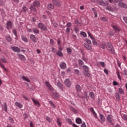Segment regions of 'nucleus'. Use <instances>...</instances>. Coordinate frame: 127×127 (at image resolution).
<instances>
[{
	"label": "nucleus",
	"instance_id": "obj_10",
	"mask_svg": "<svg viewBox=\"0 0 127 127\" xmlns=\"http://www.w3.org/2000/svg\"><path fill=\"white\" fill-rule=\"evenodd\" d=\"M84 46L86 48V49H87V50H92V46H91V45H89L87 43H84Z\"/></svg>",
	"mask_w": 127,
	"mask_h": 127
},
{
	"label": "nucleus",
	"instance_id": "obj_37",
	"mask_svg": "<svg viewBox=\"0 0 127 127\" xmlns=\"http://www.w3.org/2000/svg\"><path fill=\"white\" fill-rule=\"evenodd\" d=\"M83 74L85 76H86L87 77H90V76H91V74L89 72V71L84 72Z\"/></svg>",
	"mask_w": 127,
	"mask_h": 127
},
{
	"label": "nucleus",
	"instance_id": "obj_39",
	"mask_svg": "<svg viewBox=\"0 0 127 127\" xmlns=\"http://www.w3.org/2000/svg\"><path fill=\"white\" fill-rule=\"evenodd\" d=\"M92 9L95 14V17H98V14H97V11H96V9L94 8H92Z\"/></svg>",
	"mask_w": 127,
	"mask_h": 127
},
{
	"label": "nucleus",
	"instance_id": "obj_26",
	"mask_svg": "<svg viewBox=\"0 0 127 127\" xmlns=\"http://www.w3.org/2000/svg\"><path fill=\"white\" fill-rule=\"evenodd\" d=\"M18 57L20 58L22 60H25V57L21 54H17Z\"/></svg>",
	"mask_w": 127,
	"mask_h": 127
},
{
	"label": "nucleus",
	"instance_id": "obj_58",
	"mask_svg": "<svg viewBox=\"0 0 127 127\" xmlns=\"http://www.w3.org/2000/svg\"><path fill=\"white\" fill-rule=\"evenodd\" d=\"M99 64L102 66V67H105V63L103 62H100Z\"/></svg>",
	"mask_w": 127,
	"mask_h": 127
},
{
	"label": "nucleus",
	"instance_id": "obj_2",
	"mask_svg": "<svg viewBox=\"0 0 127 127\" xmlns=\"http://www.w3.org/2000/svg\"><path fill=\"white\" fill-rule=\"evenodd\" d=\"M38 27L41 30H43V31H46L47 30V27L45 26V24L43 23L40 22L38 24Z\"/></svg>",
	"mask_w": 127,
	"mask_h": 127
},
{
	"label": "nucleus",
	"instance_id": "obj_24",
	"mask_svg": "<svg viewBox=\"0 0 127 127\" xmlns=\"http://www.w3.org/2000/svg\"><path fill=\"white\" fill-rule=\"evenodd\" d=\"M109 1L111 3H117V2H120L122 1V0H109Z\"/></svg>",
	"mask_w": 127,
	"mask_h": 127
},
{
	"label": "nucleus",
	"instance_id": "obj_64",
	"mask_svg": "<svg viewBox=\"0 0 127 127\" xmlns=\"http://www.w3.org/2000/svg\"><path fill=\"white\" fill-rule=\"evenodd\" d=\"M123 19L124 21L126 22V23H127V17H124L123 18Z\"/></svg>",
	"mask_w": 127,
	"mask_h": 127
},
{
	"label": "nucleus",
	"instance_id": "obj_55",
	"mask_svg": "<svg viewBox=\"0 0 127 127\" xmlns=\"http://www.w3.org/2000/svg\"><path fill=\"white\" fill-rule=\"evenodd\" d=\"M82 60H83V61H85V62H86L88 61V59H87V58H86V57H85L84 56H82Z\"/></svg>",
	"mask_w": 127,
	"mask_h": 127
},
{
	"label": "nucleus",
	"instance_id": "obj_30",
	"mask_svg": "<svg viewBox=\"0 0 127 127\" xmlns=\"http://www.w3.org/2000/svg\"><path fill=\"white\" fill-rule=\"evenodd\" d=\"M22 80H24V81H26V82H28L29 83L30 82V80L28 79V78H27L25 76H22Z\"/></svg>",
	"mask_w": 127,
	"mask_h": 127
},
{
	"label": "nucleus",
	"instance_id": "obj_7",
	"mask_svg": "<svg viewBox=\"0 0 127 127\" xmlns=\"http://www.w3.org/2000/svg\"><path fill=\"white\" fill-rule=\"evenodd\" d=\"M11 48L14 52H17V53H19V52H20V49L17 47H12Z\"/></svg>",
	"mask_w": 127,
	"mask_h": 127
},
{
	"label": "nucleus",
	"instance_id": "obj_27",
	"mask_svg": "<svg viewBox=\"0 0 127 127\" xmlns=\"http://www.w3.org/2000/svg\"><path fill=\"white\" fill-rule=\"evenodd\" d=\"M57 123L58 124V125L60 127H61V126H62V122H61V119L57 118Z\"/></svg>",
	"mask_w": 127,
	"mask_h": 127
},
{
	"label": "nucleus",
	"instance_id": "obj_25",
	"mask_svg": "<svg viewBox=\"0 0 127 127\" xmlns=\"http://www.w3.org/2000/svg\"><path fill=\"white\" fill-rule=\"evenodd\" d=\"M75 88L77 92H81L82 91V89L81 88V86L79 85H76L75 86Z\"/></svg>",
	"mask_w": 127,
	"mask_h": 127
},
{
	"label": "nucleus",
	"instance_id": "obj_15",
	"mask_svg": "<svg viewBox=\"0 0 127 127\" xmlns=\"http://www.w3.org/2000/svg\"><path fill=\"white\" fill-rule=\"evenodd\" d=\"M75 122L77 125H81V124H82V119L80 118H77L75 120Z\"/></svg>",
	"mask_w": 127,
	"mask_h": 127
},
{
	"label": "nucleus",
	"instance_id": "obj_41",
	"mask_svg": "<svg viewBox=\"0 0 127 127\" xmlns=\"http://www.w3.org/2000/svg\"><path fill=\"white\" fill-rule=\"evenodd\" d=\"M73 29L76 33H79V29L78 28V27H77V26L74 27Z\"/></svg>",
	"mask_w": 127,
	"mask_h": 127
},
{
	"label": "nucleus",
	"instance_id": "obj_23",
	"mask_svg": "<svg viewBox=\"0 0 127 127\" xmlns=\"http://www.w3.org/2000/svg\"><path fill=\"white\" fill-rule=\"evenodd\" d=\"M89 96L90 97L91 99H92V100H95V94L94 93V92H90Z\"/></svg>",
	"mask_w": 127,
	"mask_h": 127
},
{
	"label": "nucleus",
	"instance_id": "obj_20",
	"mask_svg": "<svg viewBox=\"0 0 127 127\" xmlns=\"http://www.w3.org/2000/svg\"><path fill=\"white\" fill-rule=\"evenodd\" d=\"M35 106H38V107H40V104L39 103V102L34 99H33V98L32 99Z\"/></svg>",
	"mask_w": 127,
	"mask_h": 127
},
{
	"label": "nucleus",
	"instance_id": "obj_22",
	"mask_svg": "<svg viewBox=\"0 0 127 127\" xmlns=\"http://www.w3.org/2000/svg\"><path fill=\"white\" fill-rule=\"evenodd\" d=\"M57 86L58 87V88H59V89H60L61 90H62L63 89V84H62V83H61V82H60V81H59L57 83Z\"/></svg>",
	"mask_w": 127,
	"mask_h": 127
},
{
	"label": "nucleus",
	"instance_id": "obj_12",
	"mask_svg": "<svg viewBox=\"0 0 127 127\" xmlns=\"http://www.w3.org/2000/svg\"><path fill=\"white\" fill-rule=\"evenodd\" d=\"M97 3L100 4V5H102V6H105V5H106V3L104 2V0H98Z\"/></svg>",
	"mask_w": 127,
	"mask_h": 127
},
{
	"label": "nucleus",
	"instance_id": "obj_9",
	"mask_svg": "<svg viewBox=\"0 0 127 127\" xmlns=\"http://www.w3.org/2000/svg\"><path fill=\"white\" fill-rule=\"evenodd\" d=\"M64 84L66 87H70L71 86V81L68 79H66L64 81Z\"/></svg>",
	"mask_w": 127,
	"mask_h": 127
},
{
	"label": "nucleus",
	"instance_id": "obj_54",
	"mask_svg": "<svg viewBox=\"0 0 127 127\" xmlns=\"http://www.w3.org/2000/svg\"><path fill=\"white\" fill-rule=\"evenodd\" d=\"M5 2L3 0H0V5H4Z\"/></svg>",
	"mask_w": 127,
	"mask_h": 127
},
{
	"label": "nucleus",
	"instance_id": "obj_51",
	"mask_svg": "<svg viewBox=\"0 0 127 127\" xmlns=\"http://www.w3.org/2000/svg\"><path fill=\"white\" fill-rule=\"evenodd\" d=\"M100 19L101 20H103V21H108V19L105 17H101Z\"/></svg>",
	"mask_w": 127,
	"mask_h": 127
},
{
	"label": "nucleus",
	"instance_id": "obj_4",
	"mask_svg": "<svg viewBox=\"0 0 127 127\" xmlns=\"http://www.w3.org/2000/svg\"><path fill=\"white\" fill-rule=\"evenodd\" d=\"M111 26L116 33H118V34L120 33V32H121V29L120 28V27L116 25H111Z\"/></svg>",
	"mask_w": 127,
	"mask_h": 127
},
{
	"label": "nucleus",
	"instance_id": "obj_47",
	"mask_svg": "<svg viewBox=\"0 0 127 127\" xmlns=\"http://www.w3.org/2000/svg\"><path fill=\"white\" fill-rule=\"evenodd\" d=\"M87 34H88V36H89V37H90L91 39H93L94 38V37H93V36H92V34L91 33V32H90V31L87 32Z\"/></svg>",
	"mask_w": 127,
	"mask_h": 127
},
{
	"label": "nucleus",
	"instance_id": "obj_38",
	"mask_svg": "<svg viewBox=\"0 0 127 127\" xmlns=\"http://www.w3.org/2000/svg\"><path fill=\"white\" fill-rule=\"evenodd\" d=\"M33 31L34 33H38L39 34V30L35 28H33Z\"/></svg>",
	"mask_w": 127,
	"mask_h": 127
},
{
	"label": "nucleus",
	"instance_id": "obj_14",
	"mask_svg": "<svg viewBox=\"0 0 127 127\" xmlns=\"http://www.w3.org/2000/svg\"><path fill=\"white\" fill-rule=\"evenodd\" d=\"M119 6H121V7H124V8H127V5L122 2H119Z\"/></svg>",
	"mask_w": 127,
	"mask_h": 127
},
{
	"label": "nucleus",
	"instance_id": "obj_28",
	"mask_svg": "<svg viewBox=\"0 0 127 127\" xmlns=\"http://www.w3.org/2000/svg\"><path fill=\"white\" fill-rule=\"evenodd\" d=\"M83 69L84 70V72H89V67L87 65H83Z\"/></svg>",
	"mask_w": 127,
	"mask_h": 127
},
{
	"label": "nucleus",
	"instance_id": "obj_32",
	"mask_svg": "<svg viewBox=\"0 0 127 127\" xmlns=\"http://www.w3.org/2000/svg\"><path fill=\"white\" fill-rule=\"evenodd\" d=\"M100 120H101V121H102V122H105L106 121V119L105 118V116H104L103 115L100 114Z\"/></svg>",
	"mask_w": 127,
	"mask_h": 127
},
{
	"label": "nucleus",
	"instance_id": "obj_63",
	"mask_svg": "<svg viewBox=\"0 0 127 127\" xmlns=\"http://www.w3.org/2000/svg\"><path fill=\"white\" fill-rule=\"evenodd\" d=\"M75 74H79L80 73V70L78 69H74Z\"/></svg>",
	"mask_w": 127,
	"mask_h": 127
},
{
	"label": "nucleus",
	"instance_id": "obj_1",
	"mask_svg": "<svg viewBox=\"0 0 127 127\" xmlns=\"http://www.w3.org/2000/svg\"><path fill=\"white\" fill-rule=\"evenodd\" d=\"M35 6H37V7L39 6V1H34L33 4L30 6L31 11H33L34 12H37V10H36V8H35Z\"/></svg>",
	"mask_w": 127,
	"mask_h": 127
},
{
	"label": "nucleus",
	"instance_id": "obj_49",
	"mask_svg": "<svg viewBox=\"0 0 127 127\" xmlns=\"http://www.w3.org/2000/svg\"><path fill=\"white\" fill-rule=\"evenodd\" d=\"M119 92L120 94H122L123 95L124 94V90H123L122 88L119 89Z\"/></svg>",
	"mask_w": 127,
	"mask_h": 127
},
{
	"label": "nucleus",
	"instance_id": "obj_48",
	"mask_svg": "<svg viewBox=\"0 0 127 127\" xmlns=\"http://www.w3.org/2000/svg\"><path fill=\"white\" fill-rule=\"evenodd\" d=\"M78 63L79 65H84V62L81 60H78Z\"/></svg>",
	"mask_w": 127,
	"mask_h": 127
},
{
	"label": "nucleus",
	"instance_id": "obj_21",
	"mask_svg": "<svg viewBox=\"0 0 127 127\" xmlns=\"http://www.w3.org/2000/svg\"><path fill=\"white\" fill-rule=\"evenodd\" d=\"M60 67L62 69H65V68H66V63L62 62L60 64Z\"/></svg>",
	"mask_w": 127,
	"mask_h": 127
},
{
	"label": "nucleus",
	"instance_id": "obj_53",
	"mask_svg": "<svg viewBox=\"0 0 127 127\" xmlns=\"http://www.w3.org/2000/svg\"><path fill=\"white\" fill-rule=\"evenodd\" d=\"M65 33L66 34H69L70 33V28H67L65 30Z\"/></svg>",
	"mask_w": 127,
	"mask_h": 127
},
{
	"label": "nucleus",
	"instance_id": "obj_17",
	"mask_svg": "<svg viewBox=\"0 0 127 127\" xmlns=\"http://www.w3.org/2000/svg\"><path fill=\"white\" fill-rule=\"evenodd\" d=\"M2 109L4 110V112H6V113L7 112V104H6V103H3Z\"/></svg>",
	"mask_w": 127,
	"mask_h": 127
},
{
	"label": "nucleus",
	"instance_id": "obj_19",
	"mask_svg": "<svg viewBox=\"0 0 127 127\" xmlns=\"http://www.w3.org/2000/svg\"><path fill=\"white\" fill-rule=\"evenodd\" d=\"M15 105L19 109H22V108H23V105H22V104L18 103V102H16Z\"/></svg>",
	"mask_w": 127,
	"mask_h": 127
},
{
	"label": "nucleus",
	"instance_id": "obj_61",
	"mask_svg": "<svg viewBox=\"0 0 127 127\" xmlns=\"http://www.w3.org/2000/svg\"><path fill=\"white\" fill-rule=\"evenodd\" d=\"M12 32H13V33H14V35L16 37L17 36V33L16 32V30H15V29L13 30Z\"/></svg>",
	"mask_w": 127,
	"mask_h": 127
},
{
	"label": "nucleus",
	"instance_id": "obj_34",
	"mask_svg": "<svg viewBox=\"0 0 127 127\" xmlns=\"http://www.w3.org/2000/svg\"><path fill=\"white\" fill-rule=\"evenodd\" d=\"M74 23L77 26H81V23L78 21V20H75L74 21Z\"/></svg>",
	"mask_w": 127,
	"mask_h": 127
},
{
	"label": "nucleus",
	"instance_id": "obj_59",
	"mask_svg": "<svg viewBox=\"0 0 127 127\" xmlns=\"http://www.w3.org/2000/svg\"><path fill=\"white\" fill-rule=\"evenodd\" d=\"M117 76L118 79L121 81V80H122V77H121V75H120V72H119V71L117 72Z\"/></svg>",
	"mask_w": 127,
	"mask_h": 127
},
{
	"label": "nucleus",
	"instance_id": "obj_33",
	"mask_svg": "<svg viewBox=\"0 0 127 127\" xmlns=\"http://www.w3.org/2000/svg\"><path fill=\"white\" fill-rule=\"evenodd\" d=\"M45 84H46L47 87H48V88L49 89H51V88H52L51 85H50V83L49 82L46 81Z\"/></svg>",
	"mask_w": 127,
	"mask_h": 127
},
{
	"label": "nucleus",
	"instance_id": "obj_42",
	"mask_svg": "<svg viewBox=\"0 0 127 127\" xmlns=\"http://www.w3.org/2000/svg\"><path fill=\"white\" fill-rule=\"evenodd\" d=\"M0 61H1V62H2L3 63H6L7 62V61L4 58V57L0 59Z\"/></svg>",
	"mask_w": 127,
	"mask_h": 127
},
{
	"label": "nucleus",
	"instance_id": "obj_29",
	"mask_svg": "<svg viewBox=\"0 0 127 127\" xmlns=\"http://www.w3.org/2000/svg\"><path fill=\"white\" fill-rule=\"evenodd\" d=\"M56 55L60 57H62L63 56V53H62V52H61L60 51H58L56 53Z\"/></svg>",
	"mask_w": 127,
	"mask_h": 127
},
{
	"label": "nucleus",
	"instance_id": "obj_5",
	"mask_svg": "<svg viewBox=\"0 0 127 127\" xmlns=\"http://www.w3.org/2000/svg\"><path fill=\"white\" fill-rule=\"evenodd\" d=\"M12 22L11 21H7L6 23V29H11L12 28Z\"/></svg>",
	"mask_w": 127,
	"mask_h": 127
},
{
	"label": "nucleus",
	"instance_id": "obj_50",
	"mask_svg": "<svg viewBox=\"0 0 127 127\" xmlns=\"http://www.w3.org/2000/svg\"><path fill=\"white\" fill-rule=\"evenodd\" d=\"M80 34L82 35V36H83L84 37H87V34H86L84 32H81Z\"/></svg>",
	"mask_w": 127,
	"mask_h": 127
},
{
	"label": "nucleus",
	"instance_id": "obj_60",
	"mask_svg": "<svg viewBox=\"0 0 127 127\" xmlns=\"http://www.w3.org/2000/svg\"><path fill=\"white\" fill-rule=\"evenodd\" d=\"M116 99L118 101H120V100L121 99V97H120V94H119V93L117 94Z\"/></svg>",
	"mask_w": 127,
	"mask_h": 127
},
{
	"label": "nucleus",
	"instance_id": "obj_35",
	"mask_svg": "<svg viewBox=\"0 0 127 127\" xmlns=\"http://www.w3.org/2000/svg\"><path fill=\"white\" fill-rule=\"evenodd\" d=\"M85 42H86L85 43H87V44H88L89 45H91V44L92 43V42L91 41V40H89L88 39H86L85 40Z\"/></svg>",
	"mask_w": 127,
	"mask_h": 127
},
{
	"label": "nucleus",
	"instance_id": "obj_43",
	"mask_svg": "<svg viewBox=\"0 0 127 127\" xmlns=\"http://www.w3.org/2000/svg\"><path fill=\"white\" fill-rule=\"evenodd\" d=\"M122 118L124 121H127V116L124 114L122 115Z\"/></svg>",
	"mask_w": 127,
	"mask_h": 127
},
{
	"label": "nucleus",
	"instance_id": "obj_44",
	"mask_svg": "<svg viewBox=\"0 0 127 127\" xmlns=\"http://www.w3.org/2000/svg\"><path fill=\"white\" fill-rule=\"evenodd\" d=\"M66 121L67 123H68L69 125H72V124L73 123L72 122V120H71V119H66Z\"/></svg>",
	"mask_w": 127,
	"mask_h": 127
},
{
	"label": "nucleus",
	"instance_id": "obj_45",
	"mask_svg": "<svg viewBox=\"0 0 127 127\" xmlns=\"http://www.w3.org/2000/svg\"><path fill=\"white\" fill-rule=\"evenodd\" d=\"M49 104L51 106V107H52V108H55L56 107V106H55V105L53 103V102H52V101H49Z\"/></svg>",
	"mask_w": 127,
	"mask_h": 127
},
{
	"label": "nucleus",
	"instance_id": "obj_13",
	"mask_svg": "<svg viewBox=\"0 0 127 127\" xmlns=\"http://www.w3.org/2000/svg\"><path fill=\"white\" fill-rule=\"evenodd\" d=\"M52 2L55 5H56V6H60V5H61L60 2H58V1H57L56 0H53Z\"/></svg>",
	"mask_w": 127,
	"mask_h": 127
},
{
	"label": "nucleus",
	"instance_id": "obj_8",
	"mask_svg": "<svg viewBox=\"0 0 127 127\" xmlns=\"http://www.w3.org/2000/svg\"><path fill=\"white\" fill-rule=\"evenodd\" d=\"M53 98L55 100H57V99H59L60 95H59V94L56 93V92H54L53 93Z\"/></svg>",
	"mask_w": 127,
	"mask_h": 127
},
{
	"label": "nucleus",
	"instance_id": "obj_11",
	"mask_svg": "<svg viewBox=\"0 0 127 127\" xmlns=\"http://www.w3.org/2000/svg\"><path fill=\"white\" fill-rule=\"evenodd\" d=\"M90 110L91 111V112H92L94 117L95 118V119H98V116L97 115V113H96V112H95V110H94V108H93L92 107H91L90 109Z\"/></svg>",
	"mask_w": 127,
	"mask_h": 127
},
{
	"label": "nucleus",
	"instance_id": "obj_52",
	"mask_svg": "<svg viewBox=\"0 0 127 127\" xmlns=\"http://www.w3.org/2000/svg\"><path fill=\"white\" fill-rule=\"evenodd\" d=\"M46 120L49 122V123H51L52 120H51V118L47 117H46Z\"/></svg>",
	"mask_w": 127,
	"mask_h": 127
},
{
	"label": "nucleus",
	"instance_id": "obj_36",
	"mask_svg": "<svg viewBox=\"0 0 127 127\" xmlns=\"http://www.w3.org/2000/svg\"><path fill=\"white\" fill-rule=\"evenodd\" d=\"M66 51L68 54H71V53H72V49L70 48H67Z\"/></svg>",
	"mask_w": 127,
	"mask_h": 127
},
{
	"label": "nucleus",
	"instance_id": "obj_18",
	"mask_svg": "<svg viewBox=\"0 0 127 127\" xmlns=\"http://www.w3.org/2000/svg\"><path fill=\"white\" fill-rule=\"evenodd\" d=\"M53 8H54V5L51 3H49L48 5V9L49 10H52V9H53Z\"/></svg>",
	"mask_w": 127,
	"mask_h": 127
},
{
	"label": "nucleus",
	"instance_id": "obj_31",
	"mask_svg": "<svg viewBox=\"0 0 127 127\" xmlns=\"http://www.w3.org/2000/svg\"><path fill=\"white\" fill-rule=\"evenodd\" d=\"M21 38L22 40L24 42H27V41H28V40L27 39V38H26V37L25 36H21Z\"/></svg>",
	"mask_w": 127,
	"mask_h": 127
},
{
	"label": "nucleus",
	"instance_id": "obj_40",
	"mask_svg": "<svg viewBox=\"0 0 127 127\" xmlns=\"http://www.w3.org/2000/svg\"><path fill=\"white\" fill-rule=\"evenodd\" d=\"M27 10H28V9L25 6H23L22 7V11L24 12H26V11H27Z\"/></svg>",
	"mask_w": 127,
	"mask_h": 127
},
{
	"label": "nucleus",
	"instance_id": "obj_16",
	"mask_svg": "<svg viewBox=\"0 0 127 127\" xmlns=\"http://www.w3.org/2000/svg\"><path fill=\"white\" fill-rule=\"evenodd\" d=\"M30 39L32 40L34 43L36 42V37L33 34L30 35Z\"/></svg>",
	"mask_w": 127,
	"mask_h": 127
},
{
	"label": "nucleus",
	"instance_id": "obj_46",
	"mask_svg": "<svg viewBox=\"0 0 127 127\" xmlns=\"http://www.w3.org/2000/svg\"><path fill=\"white\" fill-rule=\"evenodd\" d=\"M92 40V43L93 45H97V42L96 41V39H95V38H93V39H91Z\"/></svg>",
	"mask_w": 127,
	"mask_h": 127
},
{
	"label": "nucleus",
	"instance_id": "obj_6",
	"mask_svg": "<svg viewBox=\"0 0 127 127\" xmlns=\"http://www.w3.org/2000/svg\"><path fill=\"white\" fill-rule=\"evenodd\" d=\"M107 120L108 122V123H109L110 124H111V125H113V116L110 115H108L107 117Z\"/></svg>",
	"mask_w": 127,
	"mask_h": 127
},
{
	"label": "nucleus",
	"instance_id": "obj_56",
	"mask_svg": "<svg viewBox=\"0 0 127 127\" xmlns=\"http://www.w3.org/2000/svg\"><path fill=\"white\" fill-rule=\"evenodd\" d=\"M6 40H7V41H9V42L11 41V38L9 36L6 37Z\"/></svg>",
	"mask_w": 127,
	"mask_h": 127
},
{
	"label": "nucleus",
	"instance_id": "obj_3",
	"mask_svg": "<svg viewBox=\"0 0 127 127\" xmlns=\"http://www.w3.org/2000/svg\"><path fill=\"white\" fill-rule=\"evenodd\" d=\"M107 47L110 53H111L112 54H114V53H115V50H114V47H113V45H112L110 43H108L107 44Z\"/></svg>",
	"mask_w": 127,
	"mask_h": 127
},
{
	"label": "nucleus",
	"instance_id": "obj_62",
	"mask_svg": "<svg viewBox=\"0 0 127 127\" xmlns=\"http://www.w3.org/2000/svg\"><path fill=\"white\" fill-rule=\"evenodd\" d=\"M9 121L11 123V124H13V119L11 117L9 118Z\"/></svg>",
	"mask_w": 127,
	"mask_h": 127
},
{
	"label": "nucleus",
	"instance_id": "obj_57",
	"mask_svg": "<svg viewBox=\"0 0 127 127\" xmlns=\"http://www.w3.org/2000/svg\"><path fill=\"white\" fill-rule=\"evenodd\" d=\"M22 97H23V99L26 100V101H29V98H28L27 97H26V96L23 95Z\"/></svg>",
	"mask_w": 127,
	"mask_h": 127
}]
</instances>
